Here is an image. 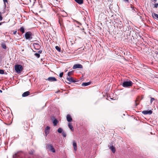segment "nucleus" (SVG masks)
<instances>
[{"mask_svg": "<svg viewBox=\"0 0 158 158\" xmlns=\"http://www.w3.org/2000/svg\"><path fill=\"white\" fill-rule=\"evenodd\" d=\"M33 35V34L31 32L27 31L25 33V37L26 40H28L31 41Z\"/></svg>", "mask_w": 158, "mask_h": 158, "instance_id": "nucleus-1", "label": "nucleus"}, {"mask_svg": "<svg viewBox=\"0 0 158 158\" xmlns=\"http://www.w3.org/2000/svg\"><path fill=\"white\" fill-rule=\"evenodd\" d=\"M133 83L131 81H125L121 84L124 87H130L132 85Z\"/></svg>", "mask_w": 158, "mask_h": 158, "instance_id": "nucleus-2", "label": "nucleus"}, {"mask_svg": "<svg viewBox=\"0 0 158 158\" xmlns=\"http://www.w3.org/2000/svg\"><path fill=\"white\" fill-rule=\"evenodd\" d=\"M15 69L16 72L18 73H21L23 69L22 66L21 65L16 64L15 65Z\"/></svg>", "mask_w": 158, "mask_h": 158, "instance_id": "nucleus-3", "label": "nucleus"}, {"mask_svg": "<svg viewBox=\"0 0 158 158\" xmlns=\"http://www.w3.org/2000/svg\"><path fill=\"white\" fill-rule=\"evenodd\" d=\"M46 147L48 149L51 151L52 152H55V150L54 148L52 145V144H48L47 145Z\"/></svg>", "mask_w": 158, "mask_h": 158, "instance_id": "nucleus-4", "label": "nucleus"}, {"mask_svg": "<svg viewBox=\"0 0 158 158\" xmlns=\"http://www.w3.org/2000/svg\"><path fill=\"white\" fill-rule=\"evenodd\" d=\"M83 66L82 65L80 64H76L74 65L73 67V69H82Z\"/></svg>", "mask_w": 158, "mask_h": 158, "instance_id": "nucleus-5", "label": "nucleus"}, {"mask_svg": "<svg viewBox=\"0 0 158 158\" xmlns=\"http://www.w3.org/2000/svg\"><path fill=\"white\" fill-rule=\"evenodd\" d=\"M152 111L151 110H143L142 112V113L144 114H151L152 113Z\"/></svg>", "mask_w": 158, "mask_h": 158, "instance_id": "nucleus-6", "label": "nucleus"}, {"mask_svg": "<svg viewBox=\"0 0 158 158\" xmlns=\"http://www.w3.org/2000/svg\"><path fill=\"white\" fill-rule=\"evenodd\" d=\"M73 145L74 148V151L76 152L77 150V143L75 141L73 140Z\"/></svg>", "mask_w": 158, "mask_h": 158, "instance_id": "nucleus-7", "label": "nucleus"}, {"mask_svg": "<svg viewBox=\"0 0 158 158\" xmlns=\"http://www.w3.org/2000/svg\"><path fill=\"white\" fill-rule=\"evenodd\" d=\"M46 80L50 81H57L56 79L53 77H49L47 79H46Z\"/></svg>", "mask_w": 158, "mask_h": 158, "instance_id": "nucleus-8", "label": "nucleus"}, {"mask_svg": "<svg viewBox=\"0 0 158 158\" xmlns=\"http://www.w3.org/2000/svg\"><path fill=\"white\" fill-rule=\"evenodd\" d=\"M66 119L67 120V121L68 122H71L72 121V118L69 114H67L66 116Z\"/></svg>", "mask_w": 158, "mask_h": 158, "instance_id": "nucleus-9", "label": "nucleus"}, {"mask_svg": "<svg viewBox=\"0 0 158 158\" xmlns=\"http://www.w3.org/2000/svg\"><path fill=\"white\" fill-rule=\"evenodd\" d=\"M67 79L70 82H75L76 81L73 80V78L71 77H67Z\"/></svg>", "mask_w": 158, "mask_h": 158, "instance_id": "nucleus-10", "label": "nucleus"}, {"mask_svg": "<svg viewBox=\"0 0 158 158\" xmlns=\"http://www.w3.org/2000/svg\"><path fill=\"white\" fill-rule=\"evenodd\" d=\"M50 129V127L48 126H47L45 128V134L46 136H47V135L49 134V130Z\"/></svg>", "mask_w": 158, "mask_h": 158, "instance_id": "nucleus-11", "label": "nucleus"}, {"mask_svg": "<svg viewBox=\"0 0 158 158\" xmlns=\"http://www.w3.org/2000/svg\"><path fill=\"white\" fill-rule=\"evenodd\" d=\"M42 52V50H40L38 52V53H36L35 54H34V55L37 58H39L40 56V54Z\"/></svg>", "mask_w": 158, "mask_h": 158, "instance_id": "nucleus-12", "label": "nucleus"}, {"mask_svg": "<svg viewBox=\"0 0 158 158\" xmlns=\"http://www.w3.org/2000/svg\"><path fill=\"white\" fill-rule=\"evenodd\" d=\"M34 48L36 49H39L40 48V46L37 43H35L34 44Z\"/></svg>", "mask_w": 158, "mask_h": 158, "instance_id": "nucleus-13", "label": "nucleus"}, {"mask_svg": "<svg viewBox=\"0 0 158 158\" xmlns=\"http://www.w3.org/2000/svg\"><path fill=\"white\" fill-rule=\"evenodd\" d=\"M30 92L29 91H26L25 92H24L23 94H22V96L23 97H25L26 96H27L28 95L30 94Z\"/></svg>", "mask_w": 158, "mask_h": 158, "instance_id": "nucleus-14", "label": "nucleus"}, {"mask_svg": "<svg viewBox=\"0 0 158 158\" xmlns=\"http://www.w3.org/2000/svg\"><path fill=\"white\" fill-rule=\"evenodd\" d=\"M68 127L71 130V131H73L74 129H73V128L72 125V123H68Z\"/></svg>", "mask_w": 158, "mask_h": 158, "instance_id": "nucleus-15", "label": "nucleus"}, {"mask_svg": "<svg viewBox=\"0 0 158 158\" xmlns=\"http://www.w3.org/2000/svg\"><path fill=\"white\" fill-rule=\"evenodd\" d=\"M75 1L79 4H81L83 3L84 0H74Z\"/></svg>", "mask_w": 158, "mask_h": 158, "instance_id": "nucleus-16", "label": "nucleus"}, {"mask_svg": "<svg viewBox=\"0 0 158 158\" xmlns=\"http://www.w3.org/2000/svg\"><path fill=\"white\" fill-rule=\"evenodd\" d=\"M110 148L112 151L113 153L115 152L116 150L114 147L113 146H111L110 147Z\"/></svg>", "mask_w": 158, "mask_h": 158, "instance_id": "nucleus-17", "label": "nucleus"}, {"mask_svg": "<svg viewBox=\"0 0 158 158\" xmlns=\"http://www.w3.org/2000/svg\"><path fill=\"white\" fill-rule=\"evenodd\" d=\"M59 22L60 25L61 26L63 24V19L61 18H59Z\"/></svg>", "mask_w": 158, "mask_h": 158, "instance_id": "nucleus-18", "label": "nucleus"}, {"mask_svg": "<svg viewBox=\"0 0 158 158\" xmlns=\"http://www.w3.org/2000/svg\"><path fill=\"white\" fill-rule=\"evenodd\" d=\"M58 123V121L56 119H55L53 120V125L54 126H56V125L57 123Z\"/></svg>", "mask_w": 158, "mask_h": 158, "instance_id": "nucleus-19", "label": "nucleus"}, {"mask_svg": "<svg viewBox=\"0 0 158 158\" xmlns=\"http://www.w3.org/2000/svg\"><path fill=\"white\" fill-rule=\"evenodd\" d=\"M90 84V83L89 82H85V83H83L81 85L82 86H86L89 85Z\"/></svg>", "mask_w": 158, "mask_h": 158, "instance_id": "nucleus-20", "label": "nucleus"}, {"mask_svg": "<svg viewBox=\"0 0 158 158\" xmlns=\"http://www.w3.org/2000/svg\"><path fill=\"white\" fill-rule=\"evenodd\" d=\"M19 30L21 32L23 33H24L25 32L24 31V28L23 27H21Z\"/></svg>", "mask_w": 158, "mask_h": 158, "instance_id": "nucleus-21", "label": "nucleus"}, {"mask_svg": "<svg viewBox=\"0 0 158 158\" xmlns=\"http://www.w3.org/2000/svg\"><path fill=\"white\" fill-rule=\"evenodd\" d=\"M73 74V71L69 72L68 73V77H70V76L72 75Z\"/></svg>", "mask_w": 158, "mask_h": 158, "instance_id": "nucleus-22", "label": "nucleus"}, {"mask_svg": "<svg viewBox=\"0 0 158 158\" xmlns=\"http://www.w3.org/2000/svg\"><path fill=\"white\" fill-rule=\"evenodd\" d=\"M62 131H63V129L62 128H59L57 130V131L59 133H61L62 132Z\"/></svg>", "mask_w": 158, "mask_h": 158, "instance_id": "nucleus-23", "label": "nucleus"}, {"mask_svg": "<svg viewBox=\"0 0 158 158\" xmlns=\"http://www.w3.org/2000/svg\"><path fill=\"white\" fill-rule=\"evenodd\" d=\"M55 48L56 50H57L59 52H60L61 51V49L60 47L58 46H56L55 47Z\"/></svg>", "mask_w": 158, "mask_h": 158, "instance_id": "nucleus-24", "label": "nucleus"}, {"mask_svg": "<svg viewBox=\"0 0 158 158\" xmlns=\"http://www.w3.org/2000/svg\"><path fill=\"white\" fill-rule=\"evenodd\" d=\"M152 16H154L157 19H158V15L155 13H154L153 14H152Z\"/></svg>", "mask_w": 158, "mask_h": 158, "instance_id": "nucleus-25", "label": "nucleus"}, {"mask_svg": "<svg viewBox=\"0 0 158 158\" xmlns=\"http://www.w3.org/2000/svg\"><path fill=\"white\" fill-rule=\"evenodd\" d=\"M2 47L4 49H6V46L5 44H2Z\"/></svg>", "mask_w": 158, "mask_h": 158, "instance_id": "nucleus-26", "label": "nucleus"}, {"mask_svg": "<svg viewBox=\"0 0 158 158\" xmlns=\"http://www.w3.org/2000/svg\"><path fill=\"white\" fill-rule=\"evenodd\" d=\"M62 134L63 135V136L64 137H66V134L65 132L64 131L62 132Z\"/></svg>", "mask_w": 158, "mask_h": 158, "instance_id": "nucleus-27", "label": "nucleus"}, {"mask_svg": "<svg viewBox=\"0 0 158 158\" xmlns=\"http://www.w3.org/2000/svg\"><path fill=\"white\" fill-rule=\"evenodd\" d=\"M3 2H4V5L6 7V3H7L8 2V0H3Z\"/></svg>", "mask_w": 158, "mask_h": 158, "instance_id": "nucleus-28", "label": "nucleus"}, {"mask_svg": "<svg viewBox=\"0 0 158 158\" xmlns=\"http://www.w3.org/2000/svg\"><path fill=\"white\" fill-rule=\"evenodd\" d=\"M4 73V71L3 70L0 69V74H3Z\"/></svg>", "mask_w": 158, "mask_h": 158, "instance_id": "nucleus-29", "label": "nucleus"}, {"mask_svg": "<svg viewBox=\"0 0 158 158\" xmlns=\"http://www.w3.org/2000/svg\"><path fill=\"white\" fill-rule=\"evenodd\" d=\"M3 19V18L2 16V15L1 12H0V21H1Z\"/></svg>", "mask_w": 158, "mask_h": 158, "instance_id": "nucleus-30", "label": "nucleus"}, {"mask_svg": "<svg viewBox=\"0 0 158 158\" xmlns=\"http://www.w3.org/2000/svg\"><path fill=\"white\" fill-rule=\"evenodd\" d=\"M63 74H64L63 72L61 73L60 74V75H59L60 77H63Z\"/></svg>", "mask_w": 158, "mask_h": 158, "instance_id": "nucleus-31", "label": "nucleus"}, {"mask_svg": "<svg viewBox=\"0 0 158 158\" xmlns=\"http://www.w3.org/2000/svg\"><path fill=\"white\" fill-rule=\"evenodd\" d=\"M155 100L154 98H152L151 99V100H150V102L151 103H152V102Z\"/></svg>", "mask_w": 158, "mask_h": 158, "instance_id": "nucleus-32", "label": "nucleus"}, {"mask_svg": "<svg viewBox=\"0 0 158 158\" xmlns=\"http://www.w3.org/2000/svg\"><path fill=\"white\" fill-rule=\"evenodd\" d=\"M158 3L154 4V7L157 8L158 7Z\"/></svg>", "mask_w": 158, "mask_h": 158, "instance_id": "nucleus-33", "label": "nucleus"}, {"mask_svg": "<svg viewBox=\"0 0 158 158\" xmlns=\"http://www.w3.org/2000/svg\"><path fill=\"white\" fill-rule=\"evenodd\" d=\"M137 101V100H136V101H135V105L136 106H137L138 105V103H137L136 102V101Z\"/></svg>", "mask_w": 158, "mask_h": 158, "instance_id": "nucleus-34", "label": "nucleus"}, {"mask_svg": "<svg viewBox=\"0 0 158 158\" xmlns=\"http://www.w3.org/2000/svg\"><path fill=\"white\" fill-rule=\"evenodd\" d=\"M124 1L126 2H128L129 0H123Z\"/></svg>", "mask_w": 158, "mask_h": 158, "instance_id": "nucleus-35", "label": "nucleus"}, {"mask_svg": "<svg viewBox=\"0 0 158 158\" xmlns=\"http://www.w3.org/2000/svg\"><path fill=\"white\" fill-rule=\"evenodd\" d=\"M16 32H17V31H13V34L15 35L16 34Z\"/></svg>", "mask_w": 158, "mask_h": 158, "instance_id": "nucleus-36", "label": "nucleus"}, {"mask_svg": "<svg viewBox=\"0 0 158 158\" xmlns=\"http://www.w3.org/2000/svg\"><path fill=\"white\" fill-rule=\"evenodd\" d=\"M29 153H30V154H33V152H32V151H31V152H30Z\"/></svg>", "mask_w": 158, "mask_h": 158, "instance_id": "nucleus-37", "label": "nucleus"}, {"mask_svg": "<svg viewBox=\"0 0 158 158\" xmlns=\"http://www.w3.org/2000/svg\"><path fill=\"white\" fill-rule=\"evenodd\" d=\"M3 23H0V25H1Z\"/></svg>", "mask_w": 158, "mask_h": 158, "instance_id": "nucleus-38", "label": "nucleus"}, {"mask_svg": "<svg viewBox=\"0 0 158 158\" xmlns=\"http://www.w3.org/2000/svg\"><path fill=\"white\" fill-rule=\"evenodd\" d=\"M143 98V96H142V98H141V99H142Z\"/></svg>", "mask_w": 158, "mask_h": 158, "instance_id": "nucleus-39", "label": "nucleus"}, {"mask_svg": "<svg viewBox=\"0 0 158 158\" xmlns=\"http://www.w3.org/2000/svg\"><path fill=\"white\" fill-rule=\"evenodd\" d=\"M156 54L158 55V52H156Z\"/></svg>", "mask_w": 158, "mask_h": 158, "instance_id": "nucleus-40", "label": "nucleus"}, {"mask_svg": "<svg viewBox=\"0 0 158 158\" xmlns=\"http://www.w3.org/2000/svg\"><path fill=\"white\" fill-rule=\"evenodd\" d=\"M0 92L2 93V91L1 90H0Z\"/></svg>", "mask_w": 158, "mask_h": 158, "instance_id": "nucleus-41", "label": "nucleus"}]
</instances>
